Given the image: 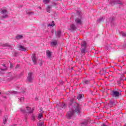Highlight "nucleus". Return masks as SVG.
<instances>
[{"instance_id":"45","label":"nucleus","mask_w":126,"mask_h":126,"mask_svg":"<svg viewBox=\"0 0 126 126\" xmlns=\"http://www.w3.org/2000/svg\"><path fill=\"white\" fill-rule=\"evenodd\" d=\"M39 9H42V8L41 7H38Z\"/></svg>"},{"instance_id":"46","label":"nucleus","mask_w":126,"mask_h":126,"mask_svg":"<svg viewBox=\"0 0 126 126\" xmlns=\"http://www.w3.org/2000/svg\"><path fill=\"white\" fill-rule=\"evenodd\" d=\"M25 120H26H26H27V117L26 116V117H25Z\"/></svg>"},{"instance_id":"21","label":"nucleus","mask_w":126,"mask_h":126,"mask_svg":"<svg viewBox=\"0 0 126 126\" xmlns=\"http://www.w3.org/2000/svg\"><path fill=\"white\" fill-rule=\"evenodd\" d=\"M22 38H23V35L21 34L17 35L16 36V39H17V40H19V39H22Z\"/></svg>"},{"instance_id":"13","label":"nucleus","mask_w":126,"mask_h":126,"mask_svg":"<svg viewBox=\"0 0 126 126\" xmlns=\"http://www.w3.org/2000/svg\"><path fill=\"white\" fill-rule=\"evenodd\" d=\"M86 42L84 41L81 44V49H86Z\"/></svg>"},{"instance_id":"48","label":"nucleus","mask_w":126,"mask_h":126,"mask_svg":"<svg viewBox=\"0 0 126 126\" xmlns=\"http://www.w3.org/2000/svg\"><path fill=\"white\" fill-rule=\"evenodd\" d=\"M35 100L37 101V100H38V98L37 97H35Z\"/></svg>"},{"instance_id":"10","label":"nucleus","mask_w":126,"mask_h":126,"mask_svg":"<svg viewBox=\"0 0 126 126\" xmlns=\"http://www.w3.org/2000/svg\"><path fill=\"white\" fill-rule=\"evenodd\" d=\"M117 100H113V99H111L110 101L109 104L111 107H113V106H116L117 105Z\"/></svg>"},{"instance_id":"37","label":"nucleus","mask_w":126,"mask_h":126,"mask_svg":"<svg viewBox=\"0 0 126 126\" xmlns=\"http://www.w3.org/2000/svg\"><path fill=\"white\" fill-rule=\"evenodd\" d=\"M24 101V97L20 98V102H23Z\"/></svg>"},{"instance_id":"38","label":"nucleus","mask_w":126,"mask_h":126,"mask_svg":"<svg viewBox=\"0 0 126 126\" xmlns=\"http://www.w3.org/2000/svg\"><path fill=\"white\" fill-rule=\"evenodd\" d=\"M3 47H10V45L7 43H5L3 45Z\"/></svg>"},{"instance_id":"29","label":"nucleus","mask_w":126,"mask_h":126,"mask_svg":"<svg viewBox=\"0 0 126 126\" xmlns=\"http://www.w3.org/2000/svg\"><path fill=\"white\" fill-rule=\"evenodd\" d=\"M114 20H116V18L115 17L110 18L109 19V22H113V21H114Z\"/></svg>"},{"instance_id":"42","label":"nucleus","mask_w":126,"mask_h":126,"mask_svg":"<svg viewBox=\"0 0 126 126\" xmlns=\"http://www.w3.org/2000/svg\"><path fill=\"white\" fill-rule=\"evenodd\" d=\"M17 52L15 53V56L16 57L17 56Z\"/></svg>"},{"instance_id":"20","label":"nucleus","mask_w":126,"mask_h":126,"mask_svg":"<svg viewBox=\"0 0 126 126\" xmlns=\"http://www.w3.org/2000/svg\"><path fill=\"white\" fill-rule=\"evenodd\" d=\"M2 66H3V67H4V68H0V69L2 71H5V70H7V68L8 67H6V65L5 64H2Z\"/></svg>"},{"instance_id":"7","label":"nucleus","mask_w":126,"mask_h":126,"mask_svg":"<svg viewBox=\"0 0 126 126\" xmlns=\"http://www.w3.org/2000/svg\"><path fill=\"white\" fill-rule=\"evenodd\" d=\"M77 28L74 24H71L70 26V28L69 29V31H71V32L73 31H75L76 30Z\"/></svg>"},{"instance_id":"17","label":"nucleus","mask_w":126,"mask_h":126,"mask_svg":"<svg viewBox=\"0 0 126 126\" xmlns=\"http://www.w3.org/2000/svg\"><path fill=\"white\" fill-rule=\"evenodd\" d=\"M101 74L103 75V74H106V73H109V72H107V70L106 69V68H104L103 69H102L101 70Z\"/></svg>"},{"instance_id":"3","label":"nucleus","mask_w":126,"mask_h":126,"mask_svg":"<svg viewBox=\"0 0 126 126\" xmlns=\"http://www.w3.org/2000/svg\"><path fill=\"white\" fill-rule=\"evenodd\" d=\"M1 94H2V95H10V94H19L18 92H16V91H9L7 92L6 93H1L0 92V95H1Z\"/></svg>"},{"instance_id":"26","label":"nucleus","mask_w":126,"mask_h":126,"mask_svg":"<svg viewBox=\"0 0 126 126\" xmlns=\"http://www.w3.org/2000/svg\"><path fill=\"white\" fill-rule=\"evenodd\" d=\"M21 112H22V113H23L25 115H27V112H26V110H25V109L23 108H21Z\"/></svg>"},{"instance_id":"4","label":"nucleus","mask_w":126,"mask_h":126,"mask_svg":"<svg viewBox=\"0 0 126 126\" xmlns=\"http://www.w3.org/2000/svg\"><path fill=\"white\" fill-rule=\"evenodd\" d=\"M33 78L34 76H33V73H29L28 75V77L27 78V81H29V82H32V81H33Z\"/></svg>"},{"instance_id":"44","label":"nucleus","mask_w":126,"mask_h":126,"mask_svg":"<svg viewBox=\"0 0 126 126\" xmlns=\"http://www.w3.org/2000/svg\"><path fill=\"white\" fill-rule=\"evenodd\" d=\"M10 67H12V64H11V63H10Z\"/></svg>"},{"instance_id":"16","label":"nucleus","mask_w":126,"mask_h":126,"mask_svg":"<svg viewBox=\"0 0 126 126\" xmlns=\"http://www.w3.org/2000/svg\"><path fill=\"white\" fill-rule=\"evenodd\" d=\"M88 125V120H85L84 121L81 123L82 126H87Z\"/></svg>"},{"instance_id":"43","label":"nucleus","mask_w":126,"mask_h":126,"mask_svg":"<svg viewBox=\"0 0 126 126\" xmlns=\"http://www.w3.org/2000/svg\"><path fill=\"white\" fill-rule=\"evenodd\" d=\"M101 126H107V125H106L105 124H102Z\"/></svg>"},{"instance_id":"49","label":"nucleus","mask_w":126,"mask_h":126,"mask_svg":"<svg viewBox=\"0 0 126 126\" xmlns=\"http://www.w3.org/2000/svg\"><path fill=\"white\" fill-rule=\"evenodd\" d=\"M79 95H82V94H79Z\"/></svg>"},{"instance_id":"25","label":"nucleus","mask_w":126,"mask_h":126,"mask_svg":"<svg viewBox=\"0 0 126 126\" xmlns=\"http://www.w3.org/2000/svg\"><path fill=\"white\" fill-rule=\"evenodd\" d=\"M54 26H55V22L54 21H52V24L48 25V27H54Z\"/></svg>"},{"instance_id":"15","label":"nucleus","mask_w":126,"mask_h":126,"mask_svg":"<svg viewBox=\"0 0 126 126\" xmlns=\"http://www.w3.org/2000/svg\"><path fill=\"white\" fill-rule=\"evenodd\" d=\"M46 56L48 58H51V57H52V52H51V51L49 50H47L46 51Z\"/></svg>"},{"instance_id":"39","label":"nucleus","mask_w":126,"mask_h":126,"mask_svg":"<svg viewBox=\"0 0 126 126\" xmlns=\"http://www.w3.org/2000/svg\"><path fill=\"white\" fill-rule=\"evenodd\" d=\"M37 126H43V123H40L37 124Z\"/></svg>"},{"instance_id":"31","label":"nucleus","mask_w":126,"mask_h":126,"mask_svg":"<svg viewBox=\"0 0 126 126\" xmlns=\"http://www.w3.org/2000/svg\"><path fill=\"white\" fill-rule=\"evenodd\" d=\"M43 2L45 3V4H48L49 2H50V0H43Z\"/></svg>"},{"instance_id":"24","label":"nucleus","mask_w":126,"mask_h":126,"mask_svg":"<svg viewBox=\"0 0 126 126\" xmlns=\"http://www.w3.org/2000/svg\"><path fill=\"white\" fill-rule=\"evenodd\" d=\"M7 121V116H4V119H3L4 125H5L6 124Z\"/></svg>"},{"instance_id":"32","label":"nucleus","mask_w":126,"mask_h":126,"mask_svg":"<svg viewBox=\"0 0 126 126\" xmlns=\"http://www.w3.org/2000/svg\"><path fill=\"white\" fill-rule=\"evenodd\" d=\"M113 98H114L115 99H118L120 97L119 95H112Z\"/></svg>"},{"instance_id":"19","label":"nucleus","mask_w":126,"mask_h":126,"mask_svg":"<svg viewBox=\"0 0 126 126\" xmlns=\"http://www.w3.org/2000/svg\"><path fill=\"white\" fill-rule=\"evenodd\" d=\"M75 22L77 24H81V20L79 18H76L75 19Z\"/></svg>"},{"instance_id":"11","label":"nucleus","mask_w":126,"mask_h":126,"mask_svg":"<svg viewBox=\"0 0 126 126\" xmlns=\"http://www.w3.org/2000/svg\"><path fill=\"white\" fill-rule=\"evenodd\" d=\"M19 50L20 51L25 52L26 51V48L24 47V46H22V45L19 44L18 45Z\"/></svg>"},{"instance_id":"41","label":"nucleus","mask_w":126,"mask_h":126,"mask_svg":"<svg viewBox=\"0 0 126 126\" xmlns=\"http://www.w3.org/2000/svg\"><path fill=\"white\" fill-rule=\"evenodd\" d=\"M19 67V64H17V65L16 66V68H18Z\"/></svg>"},{"instance_id":"47","label":"nucleus","mask_w":126,"mask_h":126,"mask_svg":"<svg viewBox=\"0 0 126 126\" xmlns=\"http://www.w3.org/2000/svg\"><path fill=\"white\" fill-rule=\"evenodd\" d=\"M54 5H57V4L56 3H53Z\"/></svg>"},{"instance_id":"1","label":"nucleus","mask_w":126,"mask_h":126,"mask_svg":"<svg viewBox=\"0 0 126 126\" xmlns=\"http://www.w3.org/2000/svg\"><path fill=\"white\" fill-rule=\"evenodd\" d=\"M69 108H72L74 107V110H69L66 114L67 118L69 119V120H70L75 114V112L77 113L78 115L81 113V107H80V105L76 103L75 102V98H72L70 101V103L69 104Z\"/></svg>"},{"instance_id":"5","label":"nucleus","mask_w":126,"mask_h":126,"mask_svg":"<svg viewBox=\"0 0 126 126\" xmlns=\"http://www.w3.org/2000/svg\"><path fill=\"white\" fill-rule=\"evenodd\" d=\"M110 3L112 5H114V4H120L121 5H123V2H121V0L111 1Z\"/></svg>"},{"instance_id":"35","label":"nucleus","mask_w":126,"mask_h":126,"mask_svg":"<svg viewBox=\"0 0 126 126\" xmlns=\"http://www.w3.org/2000/svg\"><path fill=\"white\" fill-rule=\"evenodd\" d=\"M102 20H104V18L103 17L100 18L97 20L98 22H100V21H102Z\"/></svg>"},{"instance_id":"22","label":"nucleus","mask_w":126,"mask_h":126,"mask_svg":"<svg viewBox=\"0 0 126 126\" xmlns=\"http://www.w3.org/2000/svg\"><path fill=\"white\" fill-rule=\"evenodd\" d=\"M37 118V116L35 115L34 114H32V120L33 122L35 121L36 119Z\"/></svg>"},{"instance_id":"2","label":"nucleus","mask_w":126,"mask_h":126,"mask_svg":"<svg viewBox=\"0 0 126 126\" xmlns=\"http://www.w3.org/2000/svg\"><path fill=\"white\" fill-rule=\"evenodd\" d=\"M110 93L111 95H122V91L119 89L111 91Z\"/></svg>"},{"instance_id":"9","label":"nucleus","mask_w":126,"mask_h":126,"mask_svg":"<svg viewBox=\"0 0 126 126\" xmlns=\"http://www.w3.org/2000/svg\"><path fill=\"white\" fill-rule=\"evenodd\" d=\"M27 110L28 111L29 114H32L34 112V107L31 109L30 107H26Z\"/></svg>"},{"instance_id":"6","label":"nucleus","mask_w":126,"mask_h":126,"mask_svg":"<svg viewBox=\"0 0 126 126\" xmlns=\"http://www.w3.org/2000/svg\"><path fill=\"white\" fill-rule=\"evenodd\" d=\"M1 14H4V15L2 17L3 18H6V17H7V10H6V9L2 10L1 11Z\"/></svg>"},{"instance_id":"33","label":"nucleus","mask_w":126,"mask_h":126,"mask_svg":"<svg viewBox=\"0 0 126 126\" xmlns=\"http://www.w3.org/2000/svg\"><path fill=\"white\" fill-rule=\"evenodd\" d=\"M121 35L123 36V37H126V33H125L124 32H121Z\"/></svg>"},{"instance_id":"36","label":"nucleus","mask_w":126,"mask_h":126,"mask_svg":"<svg viewBox=\"0 0 126 126\" xmlns=\"http://www.w3.org/2000/svg\"><path fill=\"white\" fill-rule=\"evenodd\" d=\"M62 108H63L64 109H65V108H66V104H65V103L63 102Z\"/></svg>"},{"instance_id":"30","label":"nucleus","mask_w":126,"mask_h":126,"mask_svg":"<svg viewBox=\"0 0 126 126\" xmlns=\"http://www.w3.org/2000/svg\"><path fill=\"white\" fill-rule=\"evenodd\" d=\"M39 66H42L43 65V63H44V61L43 60H39Z\"/></svg>"},{"instance_id":"28","label":"nucleus","mask_w":126,"mask_h":126,"mask_svg":"<svg viewBox=\"0 0 126 126\" xmlns=\"http://www.w3.org/2000/svg\"><path fill=\"white\" fill-rule=\"evenodd\" d=\"M51 8H52V6L48 5L46 8V10L47 11V12H50V10L51 9Z\"/></svg>"},{"instance_id":"8","label":"nucleus","mask_w":126,"mask_h":126,"mask_svg":"<svg viewBox=\"0 0 126 126\" xmlns=\"http://www.w3.org/2000/svg\"><path fill=\"white\" fill-rule=\"evenodd\" d=\"M32 61L34 64H37V58L35 54H32Z\"/></svg>"},{"instance_id":"50","label":"nucleus","mask_w":126,"mask_h":126,"mask_svg":"<svg viewBox=\"0 0 126 126\" xmlns=\"http://www.w3.org/2000/svg\"><path fill=\"white\" fill-rule=\"evenodd\" d=\"M124 126H126V125H125Z\"/></svg>"},{"instance_id":"14","label":"nucleus","mask_w":126,"mask_h":126,"mask_svg":"<svg viewBox=\"0 0 126 126\" xmlns=\"http://www.w3.org/2000/svg\"><path fill=\"white\" fill-rule=\"evenodd\" d=\"M56 37L57 38H61V35H62V32L60 30H59L56 33Z\"/></svg>"},{"instance_id":"34","label":"nucleus","mask_w":126,"mask_h":126,"mask_svg":"<svg viewBox=\"0 0 126 126\" xmlns=\"http://www.w3.org/2000/svg\"><path fill=\"white\" fill-rule=\"evenodd\" d=\"M82 98V95H78L77 96V99H78V100H80V99H81Z\"/></svg>"},{"instance_id":"27","label":"nucleus","mask_w":126,"mask_h":126,"mask_svg":"<svg viewBox=\"0 0 126 126\" xmlns=\"http://www.w3.org/2000/svg\"><path fill=\"white\" fill-rule=\"evenodd\" d=\"M42 118H43V114L40 113L38 115V117H37V119L38 120H41V119H42Z\"/></svg>"},{"instance_id":"12","label":"nucleus","mask_w":126,"mask_h":126,"mask_svg":"<svg viewBox=\"0 0 126 126\" xmlns=\"http://www.w3.org/2000/svg\"><path fill=\"white\" fill-rule=\"evenodd\" d=\"M58 44V41L57 40H54L50 42V45L52 47H55V46H57Z\"/></svg>"},{"instance_id":"40","label":"nucleus","mask_w":126,"mask_h":126,"mask_svg":"<svg viewBox=\"0 0 126 126\" xmlns=\"http://www.w3.org/2000/svg\"><path fill=\"white\" fill-rule=\"evenodd\" d=\"M85 84H88L89 83V81L86 80L84 82Z\"/></svg>"},{"instance_id":"18","label":"nucleus","mask_w":126,"mask_h":126,"mask_svg":"<svg viewBox=\"0 0 126 126\" xmlns=\"http://www.w3.org/2000/svg\"><path fill=\"white\" fill-rule=\"evenodd\" d=\"M86 52H87L86 51V48H82L81 53L83 56H84L86 54Z\"/></svg>"},{"instance_id":"23","label":"nucleus","mask_w":126,"mask_h":126,"mask_svg":"<svg viewBox=\"0 0 126 126\" xmlns=\"http://www.w3.org/2000/svg\"><path fill=\"white\" fill-rule=\"evenodd\" d=\"M26 14H27L28 15H32V14H34V12H33L32 11H27Z\"/></svg>"}]
</instances>
